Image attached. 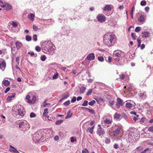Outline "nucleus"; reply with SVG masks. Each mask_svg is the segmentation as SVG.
Listing matches in <instances>:
<instances>
[{"label": "nucleus", "instance_id": "1", "mask_svg": "<svg viewBox=\"0 0 153 153\" xmlns=\"http://www.w3.org/2000/svg\"><path fill=\"white\" fill-rule=\"evenodd\" d=\"M103 43L107 46H113L116 42L115 35L111 33H106L103 36Z\"/></svg>", "mask_w": 153, "mask_h": 153}, {"label": "nucleus", "instance_id": "2", "mask_svg": "<svg viewBox=\"0 0 153 153\" xmlns=\"http://www.w3.org/2000/svg\"><path fill=\"white\" fill-rule=\"evenodd\" d=\"M43 52L47 54L53 55L54 46L50 41H45L42 44Z\"/></svg>", "mask_w": 153, "mask_h": 153}, {"label": "nucleus", "instance_id": "3", "mask_svg": "<svg viewBox=\"0 0 153 153\" xmlns=\"http://www.w3.org/2000/svg\"><path fill=\"white\" fill-rule=\"evenodd\" d=\"M12 112L13 116L17 118H19V116H23L25 114L24 107L20 105L14 106L13 108Z\"/></svg>", "mask_w": 153, "mask_h": 153}, {"label": "nucleus", "instance_id": "4", "mask_svg": "<svg viewBox=\"0 0 153 153\" xmlns=\"http://www.w3.org/2000/svg\"><path fill=\"white\" fill-rule=\"evenodd\" d=\"M19 126L21 130L23 131H26L28 130L30 128L29 123L25 120L21 121L19 123Z\"/></svg>", "mask_w": 153, "mask_h": 153}, {"label": "nucleus", "instance_id": "5", "mask_svg": "<svg viewBox=\"0 0 153 153\" xmlns=\"http://www.w3.org/2000/svg\"><path fill=\"white\" fill-rule=\"evenodd\" d=\"M126 102L125 104V106L127 108L132 110L133 109L134 106L135 105V103L134 102L131 100H128L126 101Z\"/></svg>", "mask_w": 153, "mask_h": 153}, {"label": "nucleus", "instance_id": "6", "mask_svg": "<svg viewBox=\"0 0 153 153\" xmlns=\"http://www.w3.org/2000/svg\"><path fill=\"white\" fill-rule=\"evenodd\" d=\"M127 135H126V137L127 138V140L130 143H132L134 141V134L132 131H128L127 132Z\"/></svg>", "mask_w": 153, "mask_h": 153}, {"label": "nucleus", "instance_id": "7", "mask_svg": "<svg viewBox=\"0 0 153 153\" xmlns=\"http://www.w3.org/2000/svg\"><path fill=\"white\" fill-rule=\"evenodd\" d=\"M98 127L97 131V134L102 137L105 133V130L101 127L100 124L98 125Z\"/></svg>", "mask_w": 153, "mask_h": 153}, {"label": "nucleus", "instance_id": "8", "mask_svg": "<svg viewBox=\"0 0 153 153\" xmlns=\"http://www.w3.org/2000/svg\"><path fill=\"white\" fill-rule=\"evenodd\" d=\"M122 52L120 51L117 50L114 51V55L115 57H117L114 59L115 61H119L120 60V58L121 56V54Z\"/></svg>", "mask_w": 153, "mask_h": 153}, {"label": "nucleus", "instance_id": "9", "mask_svg": "<svg viewBox=\"0 0 153 153\" xmlns=\"http://www.w3.org/2000/svg\"><path fill=\"white\" fill-rule=\"evenodd\" d=\"M97 19L99 22L102 23L105 21L106 17L103 14H99L97 15Z\"/></svg>", "mask_w": 153, "mask_h": 153}, {"label": "nucleus", "instance_id": "10", "mask_svg": "<svg viewBox=\"0 0 153 153\" xmlns=\"http://www.w3.org/2000/svg\"><path fill=\"white\" fill-rule=\"evenodd\" d=\"M123 104V101L120 98H118L117 99V102L116 105L118 108H120V106H122Z\"/></svg>", "mask_w": 153, "mask_h": 153}, {"label": "nucleus", "instance_id": "11", "mask_svg": "<svg viewBox=\"0 0 153 153\" xmlns=\"http://www.w3.org/2000/svg\"><path fill=\"white\" fill-rule=\"evenodd\" d=\"M95 58L94 54L92 53L88 55L86 57V59L88 60L92 61Z\"/></svg>", "mask_w": 153, "mask_h": 153}, {"label": "nucleus", "instance_id": "12", "mask_svg": "<svg viewBox=\"0 0 153 153\" xmlns=\"http://www.w3.org/2000/svg\"><path fill=\"white\" fill-rule=\"evenodd\" d=\"M12 7V6L10 4L5 3V6L4 8V10L8 11L11 9Z\"/></svg>", "mask_w": 153, "mask_h": 153}, {"label": "nucleus", "instance_id": "13", "mask_svg": "<svg viewBox=\"0 0 153 153\" xmlns=\"http://www.w3.org/2000/svg\"><path fill=\"white\" fill-rule=\"evenodd\" d=\"M10 148L9 149V151L13 153H19V152L17 150V149L11 145L10 146Z\"/></svg>", "mask_w": 153, "mask_h": 153}, {"label": "nucleus", "instance_id": "14", "mask_svg": "<svg viewBox=\"0 0 153 153\" xmlns=\"http://www.w3.org/2000/svg\"><path fill=\"white\" fill-rule=\"evenodd\" d=\"M121 128L118 127L115 131H113V134L114 136H117L118 135L120 132Z\"/></svg>", "mask_w": 153, "mask_h": 153}, {"label": "nucleus", "instance_id": "15", "mask_svg": "<svg viewBox=\"0 0 153 153\" xmlns=\"http://www.w3.org/2000/svg\"><path fill=\"white\" fill-rule=\"evenodd\" d=\"M27 18L31 21H33L35 18V15L32 13H29L27 16Z\"/></svg>", "mask_w": 153, "mask_h": 153}, {"label": "nucleus", "instance_id": "16", "mask_svg": "<svg viewBox=\"0 0 153 153\" xmlns=\"http://www.w3.org/2000/svg\"><path fill=\"white\" fill-rule=\"evenodd\" d=\"M39 132H37L36 134H34V136L33 138V140H36L38 141L39 140V138L41 137V135L39 134Z\"/></svg>", "mask_w": 153, "mask_h": 153}, {"label": "nucleus", "instance_id": "17", "mask_svg": "<svg viewBox=\"0 0 153 153\" xmlns=\"http://www.w3.org/2000/svg\"><path fill=\"white\" fill-rule=\"evenodd\" d=\"M6 64L4 61H3L0 64V69L4 71L6 67Z\"/></svg>", "mask_w": 153, "mask_h": 153}, {"label": "nucleus", "instance_id": "18", "mask_svg": "<svg viewBox=\"0 0 153 153\" xmlns=\"http://www.w3.org/2000/svg\"><path fill=\"white\" fill-rule=\"evenodd\" d=\"M15 45L17 50L19 49L22 46V43L18 41L16 42Z\"/></svg>", "mask_w": 153, "mask_h": 153}, {"label": "nucleus", "instance_id": "19", "mask_svg": "<svg viewBox=\"0 0 153 153\" xmlns=\"http://www.w3.org/2000/svg\"><path fill=\"white\" fill-rule=\"evenodd\" d=\"M145 16L144 15H141L140 16L138 20L140 22L143 23L145 21Z\"/></svg>", "mask_w": 153, "mask_h": 153}, {"label": "nucleus", "instance_id": "20", "mask_svg": "<svg viewBox=\"0 0 153 153\" xmlns=\"http://www.w3.org/2000/svg\"><path fill=\"white\" fill-rule=\"evenodd\" d=\"M142 34L143 37L147 38L149 36V33L148 31H144L142 32Z\"/></svg>", "mask_w": 153, "mask_h": 153}, {"label": "nucleus", "instance_id": "21", "mask_svg": "<svg viewBox=\"0 0 153 153\" xmlns=\"http://www.w3.org/2000/svg\"><path fill=\"white\" fill-rule=\"evenodd\" d=\"M139 95L141 99H144L146 97V94L145 92H140L139 94Z\"/></svg>", "mask_w": 153, "mask_h": 153}, {"label": "nucleus", "instance_id": "22", "mask_svg": "<svg viewBox=\"0 0 153 153\" xmlns=\"http://www.w3.org/2000/svg\"><path fill=\"white\" fill-rule=\"evenodd\" d=\"M10 84V82L8 80L4 79L2 82V85H4L6 86H8Z\"/></svg>", "mask_w": 153, "mask_h": 153}, {"label": "nucleus", "instance_id": "23", "mask_svg": "<svg viewBox=\"0 0 153 153\" xmlns=\"http://www.w3.org/2000/svg\"><path fill=\"white\" fill-rule=\"evenodd\" d=\"M111 10V7L110 5H106L105 7L103 8V10L104 11H110Z\"/></svg>", "mask_w": 153, "mask_h": 153}, {"label": "nucleus", "instance_id": "24", "mask_svg": "<svg viewBox=\"0 0 153 153\" xmlns=\"http://www.w3.org/2000/svg\"><path fill=\"white\" fill-rule=\"evenodd\" d=\"M112 122V120L111 119H106L103 121V122L104 123L107 124H110Z\"/></svg>", "mask_w": 153, "mask_h": 153}, {"label": "nucleus", "instance_id": "25", "mask_svg": "<svg viewBox=\"0 0 153 153\" xmlns=\"http://www.w3.org/2000/svg\"><path fill=\"white\" fill-rule=\"evenodd\" d=\"M36 97L35 96H33V97L32 99L31 100H29V102H31V104H33L36 100Z\"/></svg>", "mask_w": 153, "mask_h": 153}, {"label": "nucleus", "instance_id": "26", "mask_svg": "<svg viewBox=\"0 0 153 153\" xmlns=\"http://www.w3.org/2000/svg\"><path fill=\"white\" fill-rule=\"evenodd\" d=\"M94 128V126H93L91 128L89 127L87 128V131H88L91 134H92L93 133Z\"/></svg>", "mask_w": 153, "mask_h": 153}, {"label": "nucleus", "instance_id": "27", "mask_svg": "<svg viewBox=\"0 0 153 153\" xmlns=\"http://www.w3.org/2000/svg\"><path fill=\"white\" fill-rule=\"evenodd\" d=\"M50 105V103H46V100L45 101L43 102V106L44 107H49Z\"/></svg>", "mask_w": 153, "mask_h": 153}, {"label": "nucleus", "instance_id": "28", "mask_svg": "<svg viewBox=\"0 0 153 153\" xmlns=\"http://www.w3.org/2000/svg\"><path fill=\"white\" fill-rule=\"evenodd\" d=\"M86 88L85 87H82L80 88L79 93H80L83 94L86 90Z\"/></svg>", "mask_w": 153, "mask_h": 153}, {"label": "nucleus", "instance_id": "29", "mask_svg": "<svg viewBox=\"0 0 153 153\" xmlns=\"http://www.w3.org/2000/svg\"><path fill=\"white\" fill-rule=\"evenodd\" d=\"M48 112V109L45 108L44 109L43 113V116L44 117L47 116Z\"/></svg>", "mask_w": 153, "mask_h": 153}, {"label": "nucleus", "instance_id": "30", "mask_svg": "<svg viewBox=\"0 0 153 153\" xmlns=\"http://www.w3.org/2000/svg\"><path fill=\"white\" fill-rule=\"evenodd\" d=\"M72 115V113H71L70 110H69L67 112V115L65 117V119H68L71 117Z\"/></svg>", "mask_w": 153, "mask_h": 153}, {"label": "nucleus", "instance_id": "31", "mask_svg": "<svg viewBox=\"0 0 153 153\" xmlns=\"http://www.w3.org/2000/svg\"><path fill=\"white\" fill-rule=\"evenodd\" d=\"M63 120H57L55 124L56 125H59L63 123Z\"/></svg>", "mask_w": 153, "mask_h": 153}, {"label": "nucleus", "instance_id": "32", "mask_svg": "<svg viewBox=\"0 0 153 153\" xmlns=\"http://www.w3.org/2000/svg\"><path fill=\"white\" fill-rule=\"evenodd\" d=\"M86 109L87 110V111H89L91 114H95V112L94 110L92 109H90L88 108H86Z\"/></svg>", "mask_w": 153, "mask_h": 153}, {"label": "nucleus", "instance_id": "33", "mask_svg": "<svg viewBox=\"0 0 153 153\" xmlns=\"http://www.w3.org/2000/svg\"><path fill=\"white\" fill-rule=\"evenodd\" d=\"M26 40L27 41H31L32 39L31 37L28 35H27L25 37Z\"/></svg>", "mask_w": 153, "mask_h": 153}, {"label": "nucleus", "instance_id": "34", "mask_svg": "<svg viewBox=\"0 0 153 153\" xmlns=\"http://www.w3.org/2000/svg\"><path fill=\"white\" fill-rule=\"evenodd\" d=\"M11 25L13 27H16L17 26V23L16 21H12L11 23Z\"/></svg>", "mask_w": 153, "mask_h": 153}, {"label": "nucleus", "instance_id": "35", "mask_svg": "<svg viewBox=\"0 0 153 153\" xmlns=\"http://www.w3.org/2000/svg\"><path fill=\"white\" fill-rule=\"evenodd\" d=\"M58 75H59L58 73L57 72H56V73H55L54 74V75L53 76V77H52L53 79H56L58 77Z\"/></svg>", "mask_w": 153, "mask_h": 153}, {"label": "nucleus", "instance_id": "36", "mask_svg": "<svg viewBox=\"0 0 153 153\" xmlns=\"http://www.w3.org/2000/svg\"><path fill=\"white\" fill-rule=\"evenodd\" d=\"M96 103V101L94 100H92L88 102V105L91 106L93 105Z\"/></svg>", "mask_w": 153, "mask_h": 153}, {"label": "nucleus", "instance_id": "37", "mask_svg": "<svg viewBox=\"0 0 153 153\" xmlns=\"http://www.w3.org/2000/svg\"><path fill=\"white\" fill-rule=\"evenodd\" d=\"M92 91V89H89L87 91V94H86V95L87 96L90 95L91 94Z\"/></svg>", "mask_w": 153, "mask_h": 153}, {"label": "nucleus", "instance_id": "38", "mask_svg": "<svg viewBox=\"0 0 153 153\" xmlns=\"http://www.w3.org/2000/svg\"><path fill=\"white\" fill-rule=\"evenodd\" d=\"M114 117L117 119H118L120 118V115L119 114L116 113L114 115Z\"/></svg>", "mask_w": 153, "mask_h": 153}, {"label": "nucleus", "instance_id": "39", "mask_svg": "<svg viewBox=\"0 0 153 153\" xmlns=\"http://www.w3.org/2000/svg\"><path fill=\"white\" fill-rule=\"evenodd\" d=\"M140 4L142 6H144L146 5V2L145 0H143L140 2Z\"/></svg>", "mask_w": 153, "mask_h": 153}, {"label": "nucleus", "instance_id": "40", "mask_svg": "<svg viewBox=\"0 0 153 153\" xmlns=\"http://www.w3.org/2000/svg\"><path fill=\"white\" fill-rule=\"evenodd\" d=\"M98 59L100 62H102L104 61V59L103 57L102 56L98 57Z\"/></svg>", "mask_w": 153, "mask_h": 153}, {"label": "nucleus", "instance_id": "41", "mask_svg": "<svg viewBox=\"0 0 153 153\" xmlns=\"http://www.w3.org/2000/svg\"><path fill=\"white\" fill-rule=\"evenodd\" d=\"M30 96L29 95H27L26 96V99L27 100V102L29 103H31V102H29V100H30Z\"/></svg>", "mask_w": 153, "mask_h": 153}, {"label": "nucleus", "instance_id": "42", "mask_svg": "<svg viewBox=\"0 0 153 153\" xmlns=\"http://www.w3.org/2000/svg\"><path fill=\"white\" fill-rule=\"evenodd\" d=\"M33 39L35 41H36L37 40V35L36 34L33 35Z\"/></svg>", "mask_w": 153, "mask_h": 153}, {"label": "nucleus", "instance_id": "43", "mask_svg": "<svg viewBox=\"0 0 153 153\" xmlns=\"http://www.w3.org/2000/svg\"><path fill=\"white\" fill-rule=\"evenodd\" d=\"M70 101L68 100L67 101L65 102L64 103V105L66 106H67L68 105H69L70 104Z\"/></svg>", "mask_w": 153, "mask_h": 153}, {"label": "nucleus", "instance_id": "44", "mask_svg": "<svg viewBox=\"0 0 153 153\" xmlns=\"http://www.w3.org/2000/svg\"><path fill=\"white\" fill-rule=\"evenodd\" d=\"M88 101L87 100H85L82 104V105L84 106H86L88 105Z\"/></svg>", "mask_w": 153, "mask_h": 153}, {"label": "nucleus", "instance_id": "45", "mask_svg": "<svg viewBox=\"0 0 153 153\" xmlns=\"http://www.w3.org/2000/svg\"><path fill=\"white\" fill-rule=\"evenodd\" d=\"M69 96V94L67 93L64 95L62 99V100L66 99V98H67V97H68Z\"/></svg>", "mask_w": 153, "mask_h": 153}, {"label": "nucleus", "instance_id": "46", "mask_svg": "<svg viewBox=\"0 0 153 153\" xmlns=\"http://www.w3.org/2000/svg\"><path fill=\"white\" fill-rule=\"evenodd\" d=\"M46 59V56L45 55H42L41 57V59L43 61H45Z\"/></svg>", "mask_w": 153, "mask_h": 153}, {"label": "nucleus", "instance_id": "47", "mask_svg": "<svg viewBox=\"0 0 153 153\" xmlns=\"http://www.w3.org/2000/svg\"><path fill=\"white\" fill-rule=\"evenodd\" d=\"M35 50L37 52H40L41 50L40 47L39 46H37L36 47Z\"/></svg>", "mask_w": 153, "mask_h": 153}, {"label": "nucleus", "instance_id": "48", "mask_svg": "<svg viewBox=\"0 0 153 153\" xmlns=\"http://www.w3.org/2000/svg\"><path fill=\"white\" fill-rule=\"evenodd\" d=\"M141 27H137L135 29V31L136 32H139L140 30Z\"/></svg>", "mask_w": 153, "mask_h": 153}, {"label": "nucleus", "instance_id": "49", "mask_svg": "<svg viewBox=\"0 0 153 153\" xmlns=\"http://www.w3.org/2000/svg\"><path fill=\"white\" fill-rule=\"evenodd\" d=\"M30 116L31 118H33L35 117L36 116V115L34 113L31 112L30 114Z\"/></svg>", "mask_w": 153, "mask_h": 153}, {"label": "nucleus", "instance_id": "50", "mask_svg": "<svg viewBox=\"0 0 153 153\" xmlns=\"http://www.w3.org/2000/svg\"><path fill=\"white\" fill-rule=\"evenodd\" d=\"M131 36L134 40L136 39V36L135 34L134 33H131Z\"/></svg>", "mask_w": 153, "mask_h": 153}, {"label": "nucleus", "instance_id": "51", "mask_svg": "<svg viewBox=\"0 0 153 153\" xmlns=\"http://www.w3.org/2000/svg\"><path fill=\"white\" fill-rule=\"evenodd\" d=\"M71 141L72 143H73L74 141H76V138H74V137H71L70 138Z\"/></svg>", "mask_w": 153, "mask_h": 153}, {"label": "nucleus", "instance_id": "52", "mask_svg": "<svg viewBox=\"0 0 153 153\" xmlns=\"http://www.w3.org/2000/svg\"><path fill=\"white\" fill-rule=\"evenodd\" d=\"M148 131L152 132H153V126H151L149 127Z\"/></svg>", "mask_w": 153, "mask_h": 153}, {"label": "nucleus", "instance_id": "53", "mask_svg": "<svg viewBox=\"0 0 153 153\" xmlns=\"http://www.w3.org/2000/svg\"><path fill=\"white\" fill-rule=\"evenodd\" d=\"M33 30L35 31H37L38 30V28L35 25H33Z\"/></svg>", "mask_w": 153, "mask_h": 153}, {"label": "nucleus", "instance_id": "54", "mask_svg": "<svg viewBox=\"0 0 153 153\" xmlns=\"http://www.w3.org/2000/svg\"><path fill=\"white\" fill-rule=\"evenodd\" d=\"M120 76V78L121 79L123 80L124 79V77H125V76L123 74H121V75H119Z\"/></svg>", "mask_w": 153, "mask_h": 153}, {"label": "nucleus", "instance_id": "55", "mask_svg": "<svg viewBox=\"0 0 153 153\" xmlns=\"http://www.w3.org/2000/svg\"><path fill=\"white\" fill-rule=\"evenodd\" d=\"M105 142L106 143H109L110 142V140L109 139H108L107 138H105Z\"/></svg>", "mask_w": 153, "mask_h": 153}, {"label": "nucleus", "instance_id": "56", "mask_svg": "<svg viewBox=\"0 0 153 153\" xmlns=\"http://www.w3.org/2000/svg\"><path fill=\"white\" fill-rule=\"evenodd\" d=\"M0 6L2 7H4L5 6V3H4L2 1H0Z\"/></svg>", "mask_w": 153, "mask_h": 153}, {"label": "nucleus", "instance_id": "57", "mask_svg": "<svg viewBox=\"0 0 153 153\" xmlns=\"http://www.w3.org/2000/svg\"><path fill=\"white\" fill-rule=\"evenodd\" d=\"M76 97H74L71 100V102L74 103L75 102L76 100Z\"/></svg>", "mask_w": 153, "mask_h": 153}, {"label": "nucleus", "instance_id": "58", "mask_svg": "<svg viewBox=\"0 0 153 153\" xmlns=\"http://www.w3.org/2000/svg\"><path fill=\"white\" fill-rule=\"evenodd\" d=\"M137 42L138 44V47H139L140 46L141 43V40L140 39H138L137 40Z\"/></svg>", "mask_w": 153, "mask_h": 153}, {"label": "nucleus", "instance_id": "59", "mask_svg": "<svg viewBox=\"0 0 153 153\" xmlns=\"http://www.w3.org/2000/svg\"><path fill=\"white\" fill-rule=\"evenodd\" d=\"M82 153H89L88 150L85 149L84 150L82 151Z\"/></svg>", "mask_w": 153, "mask_h": 153}, {"label": "nucleus", "instance_id": "60", "mask_svg": "<svg viewBox=\"0 0 153 153\" xmlns=\"http://www.w3.org/2000/svg\"><path fill=\"white\" fill-rule=\"evenodd\" d=\"M114 100H111L109 101V103L111 106H112L114 105Z\"/></svg>", "mask_w": 153, "mask_h": 153}, {"label": "nucleus", "instance_id": "61", "mask_svg": "<svg viewBox=\"0 0 153 153\" xmlns=\"http://www.w3.org/2000/svg\"><path fill=\"white\" fill-rule=\"evenodd\" d=\"M19 57L18 56H17L16 58V62H17V64H18V65H19Z\"/></svg>", "mask_w": 153, "mask_h": 153}, {"label": "nucleus", "instance_id": "62", "mask_svg": "<svg viewBox=\"0 0 153 153\" xmlns=\"http://www.w3.org/2000/svg\"><path fill=\"white\" fill-rule=\"evenodd\" d=\"M10 90V87L7 88L5 90V93H7L8 91H9Z\"/></svg>", "mask_w": 153, "mask_h": 153}, {"label": "nucleus", "instance_id": "63", "mask_svg": "<svg viewBox=\"0 0 153 153\" xmlns=\"http://www.w3.org/2000/svg\"><path fill=\"white\" fill-rule=\"evenodd\" d=\"M149 7H146L145 8V10L146 12H148L149 10Z\"/></svg>", "mask_w": 153, "mask_h": 153}, {"label": "nucleus", "instance_id": "64", "mask_svg": "<svg viewBox=\"0 0 153 153\" xmlns=\"http://www.w3.org/2000/svg\"><path fill=\"white\" fill-rule=\"evenodd\" d=\"M11 50L12 53L13 54L15 52V48H12Z\"/></svg>", "mask_w": 153, "mask_h": 153}]
</instances>
